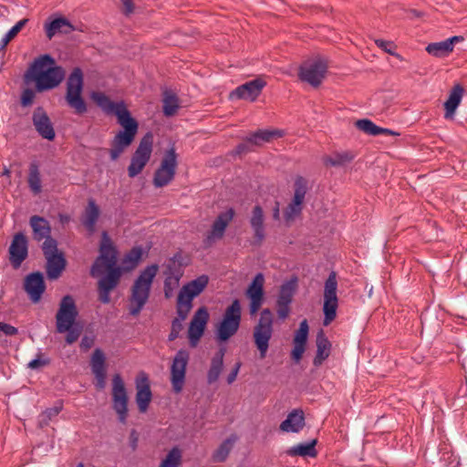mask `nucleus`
<instances>
[{"instance_id":"obj_1","label":"nucleus","mask_w":467,"mask_h":467,"mask_svg":"<svg viewBox=\"0 0 467 467\" xmlns=\"http://www.w3.org/2000/svg\"><path fill=\"white\" fill-rule=\"evenodd\" d=\"M106 274L98 282L99 299L103 304L110 301L109 294L118 285L122 271L117 266V254L107 233L102 234L99 255L94 262L90 275L98 277Z\"/></svg>"},{"instance_id":"obj_2","label":"nucleus","mask_w":467,"mask_h":467,"mask_svg":"<svg viewBox=\"0 0 467 467\" xmlns=\"http://www.w3.org/2000/svg\"><path fill=\"white\" fill-rule=\"evenodd\" d=\"M65 77L64 69L56 65L50 55L36 58L25 74V82L36 84V91L43 92L57 87Z\"/></svg>"},{"instance_id":"obj_3","label":"nucleus","mask_w":467,"mask_h":467,"mask_svg":"<svg viewBox=\"0 0 467 467\" xmlns=\"http://www.w3.org/2000/svg\"><path fill=\"white\" fill-rule=\"evenodd\" d=\"M78 310L74 298L67 295L62 297L56 314V330L59 334L67 333L66 342L75 343L81 335V328L75 326Z\"/></svg>"},{"instance_id":"obj_4","label":"nucleus","mask_w":467,"mask_h":467,"mask_svg":"<svg viewBox=\"0 0 467 467\" xmlns=\"http://www.w3.org/2000/svg\"><path fill=\"white\" fill-rule=\"evenodd\" d=\"M159 271L158 265L147 266L140 272L130 288L129 311L131 316H138L147 303L152 282Z\"/></svg>"},{"instance_id":"obj_5","label":"nucleus","mask_w":467,"mask_h":467,"mask_svg":"<svg viewBox=\"0 0 467 467\" xmlns=\"http://www.w3.org/2000/svg\"><path fill=\"white\" fill-rule=\"evenodd\" d=\"M118 122L124 130L119 131L111 143L110 157L113 161L117 160L124 150L131 144L138 130V123L131 118L129 111H119Z\"/></svg>"},{"instance_id":"obj_6","label":"nucleus","mask_w":467,"mask_h":467,"mask_svg":"<svg viewBox=\"0 0 467 467\" xmlns=\"http://www.w3.org/2000/svg\"><path fill=\"white\" fill-rule=\"evenodd\" d=\"M242 307L240 301L234 299L228 306L222 317V320L216 325L215 335L217 340L225 342L234 336L241 325Z\"/></svg>"},{"instance_id":"obj_7","label":"nucleus","mask_w":467,"mask_h":467,"mask_svg":"<svg viewBox=\"0 0 467 467\" xmlns=\"http://www.w3.org/2000/svg\"><path fill=\"white\" fill-rule=\"evenodd\" d=\"M274 316L269 308L260 314L258 322L253 329V338L260 358H265L269 348V342L274 333Z\"/></svg>"},{"instance_id":"obj_8","label":"nucleus","mask_w":467,"mask_h":467,"mask_svg":"<svg viewBox=\"0 0 467 467\" xmlns=\"http://www.w3.org/2000/svg\"><path fill=\"white\" fill-rule=\"evenodd\" d=\"M208 277L204 275L183 285L177 297V315L187 317L192 307V300L199 296L208 285Z\"/></svg>"},{"instance_id":"obj_9","label":"nucleus","mask_w":467,"mask_h":467,"mask_svg":"<svg viewBox=\"0 0 467 467\" xmlns=\"http://www.w3.org/2000/svg\"><path fill=\"white\" fill-rule=\"evenodd\" d=\"M82 90L83 73L79 67H76L67 80L65 99L67 105L78 115L84 114L87 111V105L81 96Z\"/></svg>"},{"instance_id":"obj_10","label":"nucleus","mask_w":467,"mask_h":467,"mask_svg":"<svg viewBox=\"0 0 467 467\" xmlns=\"http://www.w3.org/2000/svg\"><path fill=\"white\" fill-rule=\"evenodd\" d=\"M328 61L323 57H316L305 61L299 68V78L314 88L321 85L326 78Z\"/></svg>"},{"instance_id":"obj_11","label":"nucleus","mask_w":467,"mask_h":467,"mask_svg":"<svg viewBox=\"0 0 467 467\" xmlns=\"http://www.w3.org/2000/svg\"><path fill=\"white\" fill-rule=\"evenodd\" d=\"M337 281L335 272H331L324 286V326H328L337 317L338 298L337 296Z\"/></svg>"},{"instance_id":"obj_12","label":"nucleus","mask_w":467,"mask_h":467,"mask_svg":"<svg viewBox=\"0 0 467 467\" xmlns=\"http://www.w3.org/2000/svg\"><path fill=\"white\" fill-rule=\"evenodd\" d=\"M152 135L147 133L140 140L128 168L129 176L133 178L141 172L149 161L152 151Z\"/></svg>"},{"instance_id":"obj_13","label":"nucleus","mask_w":467,"mask_h":467,"mask_svg":"<svg viewBox=\"0 0 467 467\" xmlns=\"http://www.w3.org/2000/svg\"><path fill=\"white\" fill-rule=\"evenodd\" d=\"M177 167V155L174 148H171L164 154L161 166L155 171L153 183L156 187L169 184L174 178Z\"/></svg>"},{"instance_id":"obj_14","label":"nucleus","mask_w":467,"mask_h":467,"mask_svg":"<svg viewBox=\"0 0 467 467\" xmlns=\"http://www.w3.org/2000/svg\"><path fill=\"white\" fill-rule=\"evenodd\" d=\"M190 354L185 349H180L173 358L171 366V383L175 393H180L183 389Z\"/></svg>"},{"instance_id":"obj_15","label":"nucleus","mask_w":467,"mask_h":467,"mask_svg":"<svg viewBox=\"0 0 467 467\" xmlns=\"http://www.w3.org/2000/svg\"><path fill=\"white\" fill-rule=\"evenodd\" d=\"M112 403L119 420L126 423L128 417V395L124 381L120 375L116 374L112 379Z\"/></svg>"},{"instance_id":"obj_16","label":"nucleus","mask_w":467,"mask_h":467,"mask_svg":"<svg viewBox=\"0 0 467 467\" xmlns=\"http://www.w3.org/2000/svg\"><path fill=\"white\" fill-rule=\"evenodd\" d=\"M265 276L258 273L248 285L245 296L250 301L249 313L251 316L257 314L265 301Z\"/></svg>"},{"instance_id":"obj_17","label":"nucleus","mask_w":467,"mask_h":467,"mask_svg":"<svg viewBox=\"0 0 467 467\" xmlns=\"http://www.w3.org/2000/svg\"><path fill=\"white\" fill-rule=\"evenodd\" d=\"M307 190V182L303 177H297L295 182V193L292 202L285 211L286 221L294 220L302 211V204Z\"/></svg>"},{"instance_id":"obj_18","label":"nucleus","mask_w":467,"mask_h":467,"mask_svg":"<svg viewBox=\"0 0 467 467\" xmlns=\"http://www.w3.org/2000/svg\"><path fill=\"white\" fill-rule=\"evenodd\" d=\"M209 313L204 306L200 307L194 314L188 329V337L192 347H195L203 335Z\"/></svg>"},{"instance_id":"obj_19","label":"nucleus","mask_w":467,"mask_h":467,"mask_svg":"<svg viewBox=\"0 0 467 467\" xmlns=\"http://www.w3.org/2000/svg\"><path fill=\"white\" fill-rule=\"evenodd\" d=\"M27 254V239L26 235L22 233L16 234L9 247V259L12 265L15 268L19 267L26 258Z\"/></svg>"},{"instance_id":"obj_20","label":"nucleus","mask_w":467,"mask_h":467,"mask_svg":"<svg viewBox=\"0 0 467 467\" xmlns=\"http://www.w3.org/2000/svg\"><path fill=\"white\" fill-rule=\"evenodd\" d=\"M136 402L140 412L147 411L149 404L151 401L152 394L150 391L148 377L145 373L139 374L136 379Z\"/></svg>"},{"instance_id":"obj_21","label":"nucleus","mask_w":467,"mask_h":467,"mask_svg":"<svg viewBox=\"0 0 467 467\" xmlns=\"http://www.w3.org/2000/svg\"><path fill=\"white\" fill-rule=\"evenodd\" d=\"M265 84V81L262 78L253 79L236 88L231 93V98L254 101L259 96Z\"/></svg>"},{"instance_id":"obj_22","label":"nucleus","mask_w":467,"mask_h":467,"mask_svg":"<svg viewBox=\"0 0 467 467\" xmlns=\"http://www.w3.org/2000/svg\"><path fill=\"white\" fill-rule=\"evenodd\" d=\"M33 124L36 130L44 139L52 140L55 138V130L49 117L42 108H37L33 113Z\"/></svg>"},{"instance_id":"obj_23","label":"nucleus","mask_w":467,"mask_h":467,"mask_svg":"<svg viewBox=\"0 0 467 467\" xmlns=\"http://www.w3.org/2000/svg\"><path fill=\"white\" fill-rule=\"evenodd\" d=\"M24 286L31 300L35 303L38 302L46 288L43 275L39 272L28 275Z\"/></svg>"},{"instance_id":"obj_24","label":"nucleus","mask_w":467,"mask_h":467,"mask_svg":"<svg viewBox=\"0 0 467 467\" xmlns=\"http://www.w3.org/2000/svg\"><path fill=\"white\" fill-rule=\"evenodd\" d=\"M234 209L230 208L227 211L221 213L212 225V229L207 235L209 241H213L223 238L225 229L234 217Z\"/></svg>"},{"instance_id":"obj_25","label":"nucleus","mask_w":467,"mask_h":467,"mask_svg":"<svg viewBox=\"0 0 467 467\" xmlns=\"http://www.w3.org/2000/svg\"><path fill=\"white\" fill-rule=\"evenodd\" d=\"M461 36H454L441 42L431 43L426 47V51L434 57H444L449 56L454 47V45L462 41Z\"/></svg>"},{"instance_id":"obj_26","label":"nucleus","mask_w":467,"mask_h":467,"mask_svg":"<svg viewBox=\"0 0 467 467\" xmlns=\"http://www.w3.org/2000/svg\"><path fill=\"white\" fill-rule=\"evenodd\" d=\"M91 369L96 379V387L102 389L106 385L105 357L100 349H96L91 357Z\"/></svg>"},{"instance_id":"obj_27","label":"nucleus","mask_w":467,"mask_h":467,"mask_svg":"<svg viewBox=\"0 0 467 467\" xmlns=\"http://www.w3.org/2000/svg\"><path fill=\"white\" fill-rule=\"evenodd\" d=\"M29 225L33 231V237L36 241L45 240L50 237L51 226L49 222L39 215H33L29 219Z\"/></svg>"},{"instance_id":"obj_28","label":"nucleus","mask_w":467,"mask_h":467,"mask_svg":"<svg viewBox=\"0 0 467 467\" xmlns=\"http://www.w3.org/2000/svg\"><path fill=\"white\" fill-rule=\"evenodd\" d=\"M92 100L100 107L105 112L114 114L118 117L119 111H129L123 103H114L109 97L99 91H95L91 94Z\"/></svg>"},{"instance_id":"obj_29","label":"nucleus","mask_w":467,"mask_h":467,"mask_svg":"<svg viewBox=\"0 0 467 467\" xmlns=\"http://www.w3.org/2000/svg\"><path fill=\"white\" fill-rule=\"evenodd\" d=\"M304 426V412L300 410H294L280 424V430L285 432H298Z\"/></svg>"},{"instance_id":"obj_30","label":"nucleus","mask_w":467,"mask_h":467,"mask_svg":"<svg viewBox=\"0 0 467 467\" xmlns=\"http://www.w3.org/2000/svg\"><path fill=\"white\" fill-rule=\"evenodd\" d=\"M464 88L462 85L456 84L451 90L448 99L444 103L445 119H451L460 105Z\"/></svg>"},{"instance_id":"obj_31","label":"nucleus","mask_w":467,"mask_h":467,"mask_svg":"<svg viewBox=\"0 0 467 467\" xmlns=\"http://www.w3.org/2000/svg\"><path fill=\"white\" fill-rule=\"evenodd\" d=\"M264 212L263 209L256 205L253 208L250 224L254 232L255 241L260 244L265 238V227H264Z\"/></svg>"},{"instance_id":"obj_32","label":"nucleus","mask_w":467,"mask_h":467,"mask_svg":"<svg viewBox=\"0 0 467 467\" xmlns=\"http://www.w3.org/2000/svg\"><path fill=\"white\" fill-rule=\"evenodd\" d=\"M99 206L96 204L94 200H88V205L82 215L81 222L89 233H93L95 231V226L99 219Z\"/></svg>"},{"instance_id":"obj_33","label":"nucleus","mask_w":467,"mask_h":467,"mask_svg":"<svg viewBox=\"0 0 467 467\" xmlns=\"http://www.w3.org/2000/svg\"><path fill=\"white\" fill-rule=\"evenodd\" d=\"M225 348H221L211 360V366L207 373V381L212 384L218 380L223 367Z\"/></svg>"},{"instance_id":"obj_34","label":"nucleus","mask_w":467,"mask_h":467,"mask_svg":"<svg viewBox=\"0 0 467 467\" xmlns=\"http://www.w3.org/2000/svg\"><path fill=\"white\" fill-rule=\"evenodd\" d=\"M330 348V342L326 337L323 331H320L317 336V354L313 361L316 367H319L323 361L328 358Z\"/></svg>"},{"instance_id":"obj_35","label":"nucleus","mask_w":467,"mask_h":467,"mask_svg":"<svg viewBox=\"0 0 467 467\" xmlns=\"http://www.w3.org/2000/svg\"><path fill=\"white\" fill-rule=\"evenodd\" d=\"M66 267V260L63 254L47 258V275L50 280L57 279Z\"/></svg>"},{"instance_id":"obj_36","label":"nucleus","mask_w":467,"mask_h":467,"mask_svg":"<svg viewBox=\"0 0 467 467\" xmlns=\"http://www.w3.org/2000/svg\"><path fill=\"white\" fill-rule=\"evenodd\" d=\"M45 31H46V35H47V38L52 39V37L57 33H64V34L70 33L72 31V26L70 25L68 20H67L66 18L59 17V18L54 19L50 23H47L45 25Z\"/></svg>"},{"instance_id":"obj_37","label":"nucleus","mask_w":467,"mask_h":467,"mask_svg":"<svg viewBox=\"0 0 467 467\" xmlns=\"http://www.w3.org/2000/svg\"><path fill=\"white\" fill-rule=\"evenodd\" d=\"M356 127L366 134L378 136V135H394L395 132L389 129H384L377 126L368 119H358L356 121Z\"/></svg>"},{"instance_id":"obj_38","label":"nucleus","mask_w":467,"mask_h":467,"mask_svg":"<svg viewBox=\"0 0 467 467\" xmlns=\"http://www.w3.org/2000/svg\"><path fill=\"white\" fill-rule=\"evenodd\" d=\"M296 288V280H290L283 284L277 297V305H289L292 302Z\"/></svg>"},{"instance_id":"obj_39","label":"nucleus","mask_w":467,"mask_h":467,"mask_svg":"<svg viewBox=\"0 0 467 467\" xmlns=\"http://www.w3.org/2000/svg\"><path fill=\"white\" fill-rule=\"evenodd\" d=\"M236 440L237 438L235 435H231L229 438H227L214 451L213 455V461L217 462H224L232 451Z\"/></svg>"},{"instance_id":"obj_40","label":"nucleus","mask_w":467,"mask_h":467,"mask_svg":"<svg viewBox=\"0 0 467 467\" xmlns=\"http://www.w3.org/2000/svg\"><path fill=\"white\" fill-rule=\"evenodd\" d=\"M316 443V440H312L311 441L306 443H299L297 445L293 446L288 451V454L292 456L299 455L315 457L317 455V451L315 449Z\"/></svg>"},{"instance_id":"obj_41","label":"nucleus","mask_w":467,"mask_h":467,"mask_svg":"<svg viewBox=\"0 0 467 467\" xmlns=\"http://www.w3.org/2000/svg\"><path fill=\"white\" fill-rule=\"evenodd\" d=\"M27 182L30 190L34 194L36 195L41 192L42 185L40 172L36 163L30 164Z\"/></svg>"},{"instance_id":"obj_42","label":"nucleus","mask_w":467,"mask_h":467,"mask_svg":"<svg viewBox=\"0 0 467 467\" xmlns=\"http://www.w3.org/2000/svg\"><path fill=\"white\" fill-rule=\"evenodd\" d=\"M163 113L165 116H172L176 113L179 104L178 98L170 90H165L163 93Z\"/></svg>"},{"instance_id":"obj_43","label":"nucleus","mask_w":467,"mask_h":467,"mask_svg":"<svg viewBox=\"0 0 467 467\" xmlns=\"http://www.w3.org/2000/svg\"><path fill=\"white\" fill-rule=\"evenodd\" d=\"M354 158V155L350 152H334L330 156H327L324 159V162L327 166H343L350 162Z\"/></svg>"},{"instance_id":"obj_44","label":"nucleus","mask_w":467,"mask_h":467,"mask_svg":"<svg viewBox=\"0 0 467 467\" xmlns=\"http://www.w3.org/2000/svg\"><path fill=\"white\" fill-rule=\"evenodd\" d=\"M182 451L173 447L161 461L159 467H179L182 464Z\"/></svg>"},{"instance_id":"obj_45","label":"nucleus","mask_w":467,"mask_h":467,"mask_svg":"<svg viewBox=\"0 0 467 467\" xmlns=\"http://www.w3.org/2000/svg\"><path fill=\"white\" fill-rule=\"evenodd\" d=\"M27 22L28 19L26 18L21 19L2 37L0 40V51L5 48L9 42L17 36Z\"/></svg>"},{"instance_id":"obj_46","label":"nucleus","mask_w":467,"mask_h":467,"mask_svg":"<svg viewBox=\"0 0 467 467\" xmlns=\"http://www.w3.org/2000/svg\"><path fill=\"white\" fill-rule=\"evenodd\" d=\"M142 255L140 247L132 248L124 257L123 265L125 270H131L136 267Z\"/></svg>"},{"instance_id":"obj_47","label":"nucleus","mask_w":467,"mask_h":467,"mask_svg":"<svg viewBox=\"0 0 467 467\" xmlns=\"http://www.w3.org/2000/svg\"><path fill=\"white\" fill-rule=\"evenodd\" d=\"M42 250L46 259L58 254H62V253H58L57 241L53 239L51 236L45 239L42 245Z\"/></svg>"},{"instance_id":"obj_48","label":"nucleus","mask_w":467,"mask_h":467,"mask_svg":"<svg viewBox=\"0 0 467 467\" xmlns=\"http://www.w3.org/2000/svg\"><path fill=\"white\" fill-rule=\"evenodd\" d=\"M275 135H277V131L258 130L248 138V142L259 144L262 141H269Z\"/></svg>"},{"instance_id":"obj_49","label":"nucleus","mask_w":467,"mask_h":467,"mask_svg":"<svg viewBox=\"0 0 467 467\" xmlns=\"http://www.w3.org/2000/svg\"><path fill=\"white\" fill-rule=\"evenodd\" d=\"M309 327L307 324V320L304 319L300 325L299 328L296 331L294 337V344H303L306 345L307 337H308Z\"/></svg>"},{"instance_id":"obj_50","label":"nucleus","mask_w":467,"mask_h":467,"mask_svg":"<svg viewBox=\"0 0 467 467\" xmlns=\"http://www.w3.org/2000/svg\"><path fill=\"white\" fill-rule=\"evenodd\" d=\"M62 410V406L59 405V406H55L53 408H50V409H47L43 414H42V419H41V422L43 424H47L48 423V420H50L52 418L54 417H57L59 412L61 411Z\"/></svg>"},{"instance_id":"obj_51","label":"nucleus","mask_w":467,"mask_h":467,"mask_svg":"<svg viewBox=\"0 0 467 467\" xmlns=\"http://www.w3.org/2000/svg\"><path fill=\"white\" fill-rule=\"evenodd\" d=\"M36 93L31 88H26L21 95V104L23 107L30 106L35 99Z\"/></svg>"},{"instance_id":"obj_52","label":"nucleus","mask_w":467,"mask_h":467,"mask_svg":"<svg viewBox=\"0 0 467 467\" xmlns=\"http://www.w3.org/2000/svg\"><path fill=\"white\" fill-rule=\"evenodd\" d=\"M179 280L177 278L168 277L164 281L165 296L170 297L175 286L178 285Z\"/></svg>"},{"instance_id":"obj_53","label":"nucleus","mask_w":467,"mask_h":467,"mask_svg":"<svg viewBox=\"0 0 467 467\" xmlns=\"http://www.w3.org/2000/svg\"><path fill=\"white\" fill-rule=\"evenodd\" d=\"M306 350V345H303V344H294V348H293V350H292V358L296 361V362H299V360L302 358L303 357V354Z\"/></svg>"},{"instance_id":"obj_54","label":"nucleus","mask_w":467,"mask_h":467,"mask_svg":"<svg viewBox=\"0 0 467 467\" xmlns=\"http://www.w3.org/2000/svg\"><path fill=\"white\" fill-rule=\"evenodd\" d=\"M17 333V329L6 323L0 322V336L2 334L5 336H14Z\"/></svg>"},{"instance_id":"obj_55","label":"nucleus","mask_w":467,"mask_h":467,"mask_svg":"<svg viewBox=\"0 0 467 467\" xmlns=\"http://www.w3.org/2000/svg\"><path fill=\"white\" fill-rule=\"evenodd\" d=\"M187 317H182V315H177V317H175L173 320H172V323H171V329L175 332H178L180 333L182 328H183V325H182V322L186 319Z\"/></svg>"},{"instance_id":"obj_56","label":"nucleus","mask_w":467,"mask_h":467,"mask_svg":"<svg viewBox=\"0 0 467 467\" xmlns=\"http://www.w3.org/2000/svg\"><path fill=\"white\" fill-rule=\"evenodd\" d=\"M376 45L379 47H381L383 50H385L386 52L391 54L392 53V50H391V47H393L392 43L391 42H388V41H385V40H382V39H377L375 41Z\"/></svg>"},{"instance_id":"obj_57","label":"nucleus","mask_w":467,"mask_h":467,"mask_svg":"<svg viewBox=\"0 0 467 467\" xmlns=\"http://www.w3.org/2000/svg\"><path fill=\"white\" fill-rule=\"evenodd\" d=\"M240 367H241V363L237 362L235 364L234 368H233V370L230 372V374L227 377L228 384H232L236 379Z\"/></svg>"},{"instance_id":"obj_58","label":"nucleus","mask_w":467,"mask_h":467,"mask_svg":"<svg viewBox=\"0 0 467 467\" xmlns=\"http://www.w3.org/2000/svg\"><path fill=\"white\" fill-rule=\"evenodd\" d=\"M289 314V305H277V315L280 318L285 319Z\"/></svg>"},{"instance_id":"obj_59","label":"nucleus","mask_w":467,"mask_h":467,"mask_svg":"<svg viewBox=\"0 0 467 467\" xmlns=\"http://www.w3.org/2000/svg\"><path fill=\"white\" fill-rule=\"evenodd\" d=\"M132 1L133 0H121L123 5V13L127 16L133 13L134 6Z\"/></svg>"},{"instance_id":"obj_60","label":"nucleus","mask_w":467,"mask_h":467,"mask_svg":"<svg viewBox=\"0 0 467 467\" xmlns=\"http://www.w3.org/2000/svg\"><path fill=\"white\" fill-rule=\"evenodd\" d=\"M138 440H139V436H138V433L136 432V431H134V430L131 431L130 434V446L132 447L133 450H135L137 447Z\"/></svg>"},{"instance_id":"obj_61","label":"nucleus","mask_w":467,"mask_h":467,"mask_svg":"<svg viewBox=\"0 0 467 467\" xmlns=\"http://www.w3.org/2000/svg\"><path fill=\"white\" fill-rule=\"evenodd\" d=\"M43 365V362L40 359H33L28 363V367L32 369H36Z\"/></svg>"},{"instance_id":"obj_62","label":"nucleus","mask_w":467,"mask_h":467,"mask_svg":"<svg viewBox=\"0 0 467 467\" xmlns=\"http://www.w3.org/2000/svg\"><path fill=\"white\" fill-rule=\"evenodd\" d=\"M92 345V340H90L89 338H88L87 337H83L82 338V341H81V346L84 347V348H90V346Z\"/></svg>"},{"instance_id":"obj_63","label":"nucleus","mask_w":467,"mask_h":467,"mask_svg":"<svg viewBox=\"0 0 467 467\" xmlns=\"http://www.w3.org/2000/svg\"><path fill=\"white\" fill-rule=\"evenodd\" d=\"M279 214H280V212H279V203L276 202L275 203V207L274 208V213H273V216L275 219H279Z\"/></svg>"},{"instance_id":"obj_64","label":"nucleus","mask_w":467,"mask_h":467,"mask_svg":"<svg viewBox=\"0 0 467 467\" xmlns=\"http://www.w3.org/2000/svg\"><path fill=\"white\" fill-rule=\"evenodd\" d=\"M179 334L178 332H175L173 331L172 329H171V333L169 335V340L170 341H173L175 340L178 337H179Z\"/></svg>"}]
</instances>
